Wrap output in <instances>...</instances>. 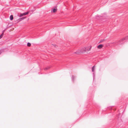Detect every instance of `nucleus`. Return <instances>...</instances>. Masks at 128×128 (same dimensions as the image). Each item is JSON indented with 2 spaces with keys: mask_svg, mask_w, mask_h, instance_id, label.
Listing matches in <instances>:
<instances>
[{
  "mask_svg": "<svg viewBox=\"0 0 128 128\" xmlns=\"http://www.w3.org/2000/svg\"><path fill=\"white\" fill-rule=\"evenodd\" d=\"M4 30H3V31H2V32H3V33H4Z\"/></svg>",
  "mask_w": 128,
  "mask_h": 128,
  "instance_id": "nucleus-19",
  "label": "nucleus"
},
{
  "mask_svg": "<svg viewBox=\"0 0 128 128\" xmlns=\"http://www.w3.org/2000/svg\"><path fill=\"white\" fill-rule=\"evenodd\" d=\"M75 78V77L74 76L72 75V80L73 82H74V79Z\"/></svg>",
  "mask_w": 128,
  "mask_h": 128,
  "instance_id": "nucleus-10",
  "label": "nucleus"
},
{
  "mask_svg": "<svg viewBox=\"0 0 128 128\" xmlns=\"http://www.w3.org/2000/svg\"><path fill=\"white\" fill-rule=\"evenodd\" d=\"M96 18L98 19H102V16L100 15H97L96 16Z\"/></svg>",
  "mask_w": 128,
  "mask_h": 128,
  "instance_id": "nucleus-4",
  "label": "nucleus"
},
{
  "mask_svg": "<svg viewBox=\"0 0 128 128\" xmlns=\"http://www.w3.org/2000/svg\"><path fill=\"white\" fill-rule=\"evenodd\" d=\"M83 51L82 52H86L87 50V48H84L83 49Z\"/></svg>",
  "mask_w": 128,
  "mask_h": 128,
  "instance_id": "nucleus-8",
  "label": "nucleus"
},
{
  "mask_svg": "<svg viewBox=\"0 0 128 128\" xmlns=\"http://www.w3.org/2000/svg\"><path fill=\"white\" fill-rule=\"evenodd\" d=\"M52 45L54 46V47H56L57 46L56 45V44H52Z\"/></svg>",
  "mask_w": 128,
  "mask_h": 128,
  "instance_id": "nucleus-16",
  "label": "nucleus"
},
{
  "mask_svg": "<svg viewBox=\"0 0 128 128\" xmlns=\"http://www.w3.org/2000/svg\"><path fill=\"white\" fill-rule=\"evenodd\" d=\"M4 35V33L3 32H2V33L1 34V35L0 36V39L2 38L3 35Z\"/></svg>",
  "mask_w": 128,
  "mask_h": 128,
  "instance_id": "nucleus-11",
  "label": "nucleus"
},
{
  "mask_svg": "<svg viewBox=\"0 0 128 128\" xmlns=\"http://www.w3.org/2000/svg\"><path fill=\"white\" fill-rule=\"evenodd\" d=\"M95 66H94L92 67V72H93L92 73V75L94 80L95 78Z\"/></svg>",
  "mask_w": 128,
  "mask_h": 128,
  "instance_id": "nucleus-2",
  "label": "nucleus"
},
{
  "mask_svg": "<svg viewBox=\"0 0 128 128\" xmlns=\"http://www.w3.org/2000/svg\"><path fill=\"white\" fill-rule=\"evenodd\" d=\"M29 13L28 12H24L23 13L21 14L19 16L20 17L23 16H25L28 14Z\"/></svg>",
  "mask_w": 128,
  "mask_h": 128,
  "instance_id": "nucleus-3",
  "label": "nucleus"
},
{
  "mask_svg": "<svg viewBox=\"0 0 128 128\" xmlns=\"http://www.w3.org/2000/svg\"><path fill=\"white\" fill-rule=\"evenodd\" d=\"M91 48H92V47L91 46H90V48H89L88 49V48H87V51H90V50H91Z\"/></svg>",
  "mask_w": 128,
  "mask_h": 128,
  "instance_id": "nucleus-13",
  "label": "nucleus"
},
{
  "mask_svg": "<svg viewBox=\"0 0 128 128\" xmlns=\"http://www.w3.org/2000/svg\"><path fill=\"white\" fill-rule=\"evenodd\" d=\"M27 45L28 46H31V44L29 42H28L27 43Z\"/></svg>",
  "mask_w": 128,
  "mask_h": 128,
  "instance_id": "nucleus-12",
  "label": "nucleus"
},
{
  "mask_svg": "<svg viewBox=\"0 0 128 128\" xmlns=\"http://www.w3.org/2000/svg\"><path fill=\"white\" fill-rule=\"evenodd\" d=\"M57 7V6H56L53 8H56Z\"/></svg>",
  "mask_w": 128,
  "mask_h": 128,
  "instance_id": "nucleus-18",
  "label": "nucleus"
},
{
  "mask_svg": "<svg viewBox=\"0 0 128 128\" xmlns=\"http://www.w3.org/2000/svg\"><path fill=\"white\" fill-rule=\"evenodd\" d=\"M25 18V17H23L21 18H20L19 19H18V22H20L21 21L23 20H24Z\"/></svg>",
  "mask_w": 128,
  "mask_h": 128,
  "instance_id": "nucleus-6",
  "label": "nucleus"
},
{
  "mask_svg": "<svg viewBox=\"0 0 128 128\" xmlns=\"http://www.w3.org/2000/svg\"><path fill=\"white\" fill-rule=\"evenodd\" d=\"M102 42V40L101 41Z\"/></svg>",
  "mask_w": 128,
  "mask_h": 128,
  "instance_id": "nucleus-20",
  "label": "nucleus"
},
{
  "mask_svg": "<svg viewBox=\"0 0 128 128\" xmlns=\"http://www.w3.org/2000/svg\"><path fill=\"white\" fill-rule=\"evenodd\" d=\"M2 51L1 50H0V54H1Z\"/></svg>",
  "mask_w": 128,
  "mask_h": 128,
  "instance_id": "nucleus-17",
  "label": "nucleus"
},
{
  "mask_svg": "<svg viewBox=\"0 0 128 128\" xmlns=\"http://www.w3.org/2000/svg\"><path fill=\"white\" fill-rule=\"evenodd\" d=\"M10 20H13V17L12 15H11L10 16Z\"/></svg>",
  "mask_w": 128,
  "mask_h": 128,
  "instance_id": "nucleus-9",
  "label": "nucleus"
},
{
  "mask_svg": "<svg viewBox=\"0 0 128 128\" xmlns=\"http://www.w3.org/2000/svg\"><path fill=\"white\" fill-rule=\"evenodd\" d=\"M126 41H128V36H127L125 38H123L117 42H114L112 43L111 44H112V45L114 46H116L118 45L121 44H123Z\"/></svg>",
  "mask_w": 128,
  "mask_h": 128,
  "instance_id": "nucleus-1",
  "label": "nucleus"
},
{
  "mask_svg": "<svg viewBox=\"0 0 128 128\" xmlns=\"http://www.w3.org/2000/svg\"><path fill=\"white\" fill-rule=\"evenodd\" d=\"M103 46V45L102 44H100L98 46L97 48L98 49H100L102 48Z\"/></svg>",
  "mask_w": 128,
  "mask_h": 128,
  "instance_id": "nucleus-5",
  "label": "nucleus"
},
{
  "mask_svg": "<svg viewBox=\"0 0 128 128\" xmlns=\"http://www.w3.org/2000/svg\"><path fill=\"white\" fill-rule=\"evenodd\" d=\"M80 52H74V54H78L80 53Z\"/></svg>",
  "mask_w": 128,
  "mask_h": 128,
  "instance_id": "nucleus-14",
  "label": "nucleus"
},
{
  "mask_svg": "<svg viewBox=\"0 0 128 128\" xmlns=\"http://www.w3.org/2000/svg\"><path fill=\"white\" fill-rule=\"evenodd\" d=\"M57 10V8H53V10H51V12H52V11L54 12H56V11Z\"/></svg>",
  "mask_w": 128,
  "mask_h": 128,
  "instance_id": "nucleus-7",
  "label": "nucleus"
},
{
  "mask_svg": "<svg viewBox=\"0 0 128 128\" xmlns=\"http://www.w3.org/2000/svg\"><path fill=\"white\" fill-rule=\"evenodd\" d=\"M49 68H50V67H48L47 68H45L44 70H47L49 69Z\"/></svg>",
  "mask_w": 128,
  "mask_h": 128,
  "instance_id": "nucleus-15",
  "label": "nucleus"
}]
</instances>
